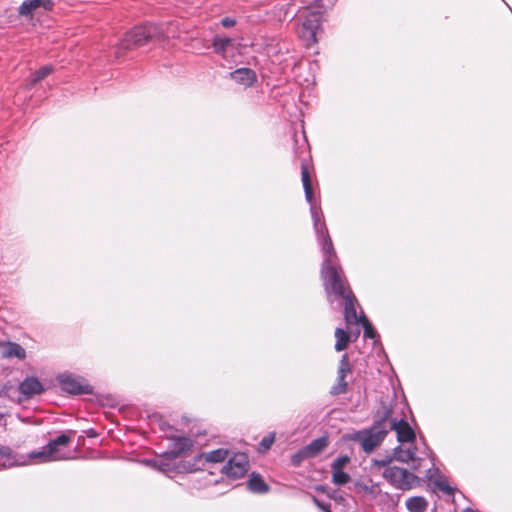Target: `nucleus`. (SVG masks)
Listing matches in <instances>:
<instances>
[{
	"label": "nucleus",
	"instance_id": "obj_1",
	"mask_svg": "<svg viewBox=\"0 0 512 512\" xmlns=\"http://www.w3.org/2000/svg\"><path fill=\"white\" fill-rule=\"evenodd\" d=\"M301 179L305 192V199L310 204L314 230L322 247L324 260L321 268V276L324 288L337 289V291L340 292V281L345 280L346 278L342 267L338 264V257L323 219L321 208L316 206L314 203L311 177L305 162L301 163Z\"/></svg>",
	"mask_w": 512,
	"mask_h": 512
},
{
	"label": "nucleus",
	"instance_id": "obj_2",
	"mask_svg": "<svg viewBox=\"0 0 512 512\" xmlns=\"http://www.w3.org/2000/svg\"><path fill=\"white\" fill-rule=\"evenodd\" d=\"M392 409L383 406L377 412L373 425L370 428L356 431L352 440L361 445L362 450L369 454L382 444L388 434V420L391 418Z\"/></svg>",
	"mask_w": 512,
	"mask_h": 512
},
{
	"label": "nucleus",
	"instance_id": "obj_3",
	"mask_svg": "<svg viewBox=\"0 0 512 512\" xmlns=\"http://www.w3.org/2000/svg\"><path fill=\"white\" fill-rule=\"evenodd\" d=\"M340 292L337 289H325L328 296L334 295L337 298L344 300V319L347 325L361 324L364 328V337L375 339L378 337L377 332L372 327L365 315L357 316L355 304L357 299L351 289L347 286V280L340 281Z\"/></svg>",
	"mask_w": 512,
	"mask_h": 512
},
{
	"label": "nucleus",
	"instance_id": "obj_4",
	"mask_svg": "<svg viewBox=\"0 0 512 512\" xmlns=\"http://www.w3.org/2000/svg\"><path fill=\"white\" fill-rule=\"evenodd\" d=\"M166 38L161 25L145 23L143 25L135 26L125 34L121 41L118 51L128 50L135 46H143L153 40H162Z\"/></svg>",
	"mask_w": 512,
	"mask_h": 512
},
{
	"label": "nucleus",
	"instance_id": "obj_5",
	"mask_svg": "<svg viewBox=\"0 0 512 512\" xmlns=\"http://www.w3.org/2000/svg\"><path fill=\"white\" fill-rule=\"evenodd\" d=\"M322 15L321 6L305 7L300 11L299 18L302 19V24L298 33L307 45L317 41L316 34L322 23Z\"/></svg>",
	"mask_w": 512,
	"mask_h": 512
},
{
	"label": "nucleus",
	"instance_id": "obj_6",
	"mask_svg": "<svg viewBox=\"0 0 512 512\" xmlns=\"http://www.w3.org/2000/svg\"><path fill=\"white\" fill-rule=\"evenodd\" d=\"M71 442V436L67 433H62L56 438L50 440L39 451H33L29 454L28 458L31 460H39L40 462L58 461L66 459L67 457L61 453L59 447L67 446Z\"/></svg>",
	"mask_w": 512,
	"mask_h": 512
},
{
	"label": "nucleus",
	"instance_id": "obj_7",
	"mask_svg": "<svg viewBox=\"0 0 512 512\" xmlns=\"http://www.w3.org/2000/svg\"><path fill=\"white\" fill-rule=\"evenodd\" d=\"M382 477L394 488L402 491L410 490L417 482V476L409 472L405 468L398 466L388 467L383 473Z\"/></svg>",
	"mask_w": 512,
	"mask_h": 512
},
{
	"label": "nucleus",
	"instance_id": "obj_8",
	"mask_svg": "<svg viewBox=\"0 0 512 512\" xmlns=\"http://www.w3.org/2000/svg\"><path fill=\"white\" fill-rule=\"evenodd\" d=\"M61 389L72 395L92 394V387L81 377L70 373H63L57 376Z\"/></svg>",
	"mask_w": 512,
	"mask_h": 512
},
{
	"label": "nucleus",
	"instance_id": "obj_9",
	"mask_svg": "<svg viewBox=\"0 0 512 512\" xmlns=\"http://www.w3.org/2000/svg\"><path fill=\"white\" fill-rule=\"evenodd\" d=\"M249 469V459L245 453H235L229 458L227 464L223 467V473L231 479L243 477Z\"/></svg>",
	"mask_w": 512,
	"mask_h": 512
},
{
	"label": "nucleus",
	"instance_id": "obj_10",
	"mask_svg": "<svg viewBox=\"0 0 512 512\" xmlns=\"http://www.w3.org/2000/svg\"><path fill=\"white\" fill-rule=\"evenodd\" d=\"M227 449L219 448L210 452L197 454L193 463L189 465L188 471L201 470L205 463H220L228 457Z\"/></svg>",
	"mask_w": 512,
	"mask_h": 512
},
{
	"label": "nucleus",
	"instance_id": "obj_11",
	"mask_svg": "<svg viewBox=\"0 0 512 512\" xmlns=\"http://www.w3.org/2000/svg\"><path fill=\"white\" fill-rule=\"evenodd\" d=\"M390 430H394L397 434V440L400 443H414L416 439V435L414 430L408 424V422L404 419L396 420L394 418H390L388 420V432Z\"/></svg>",
	"mask_w": 512,
	"mask_h": 512
},
{
	"label": "nucleus",
	"instance_id": "obj_12",
	"mask_svg": "<svg viewBox=\"0 0 512 512\" xmlns=\"http://www.w3.org/2000/svg\"><path fill=\"white\" fill-rule=\"evenodd\" d=\"M53 7L52 0H24L18 8V14L23 17H32L38 9L51 11Z\"/></svg>",
	"mask_w": 512,
	"mask_h": 512
},
{
	"label": "nucleus",
	"instance_id": "obj_13",
	"mask_svg": "<svg viewBox=\"0 0 512 512\" xmlns=\"http://www.w3.org/2000/svg\"><path fill=\"white\" fill-rule=\"evenodd\" d=\"M193 441L188 437H177L173 440L171 446L163 453V457L167 460H174L181 456L184 452L190 450Z\"/></svg>",
	"mask_w": 512,
	"mask_h": 512
},
{
	"label": "nucleus",
	"instance_id": "obj_14",
	"mask_svg": "<svg viewBox=\"0 0 512 512\" xmlns=\"http://www.w3.org/2000/svg\"><path fill=\"white\" fill-rule=\"evenodd\" d=\"M1 357L7 360L15 358L19 361H23L26 359L27 353L19 343L7 340L2 344Z\"/></svg>",
	"mask_w": 512,
	"mask_h": 512
},
{
	"label": "nucleus",
	"instance_id": "obj_15",
	"mask_svg": "<svg viewBox=\"0 0 512 512\" xmlns=\"http://www.w3.org/2000/svg\"><path fill=\"white\" fill-rule=\"evenodd\" d=\"M19 392L26 397L42 394L45 389L36 377H27L19 384Z\"/></svg>",
	"mask_w": 512,
	"mask_h": 512
},
{
	"label": "nucleus",
	"instance_id": "obj_16",
	"mask_svg": "<svg viewBox=\"0 0 512 512\" xmlns=\"http://www.w3.org/2000/svg\"><path fill=\"white\" fill-rule=\"evenodd\" d=\"M230 77L236 83L241 84L245 87L252 86L257 80L255 71L246 67L234 70L230 73Z\"/></svg>",
	"mask_w": 512,
	"mask_h": 512
},
{
	"label": "nucleus",
	"instance_id": "obj_17",
	"mask_svg": "<svg viewBox=\"0 0 512 512\" xmlns=\"http://www.w3.org/2000/svg\"><path fill=\"white\" fill-rule=\"evenodd\" d=\"M329 445L328 437L322 436L312 440L308 445L304 447L305 452L308 453L310 458L316 457Z\"/></svg>",
	"mask_w": 512,
	"mask_h": 512
},
{
	"label": "nucleus",
	"instance_id": "obj_18",
	"mask_svg": "<svg viewBox=\"0 0 512 512\" xmlns=\"http://www.w3.org/2000/svg\"><path fill=\"white\" fill-rule=\"evenodd\" d=\"M234 43V40L230 37H222L219 35H216L213 38L212 46L214 49V52L222 57H226L228 49L232 47Z\"/></svg>",
	"mask_w": 512,
	"mask_h": 512
},
{
	"label": "nucleus",
	"instance_id": "obj_19",
	"mask_svg": "<svg viewBox=\"0 0 512 512\" xmlns=\"http://www.w3.org/2000/svg\"><path fill=\"white\" fill-rule=\"evenodd\" d=\"M248 489L257 494H264L269 491V486L265 483L263 478L256 473H252L247 483Z\"/></svg>",
	"mask_w": 512,
	"mask_h": 512
},
{
	"label": "nucleus",
	"instance_id": "obj_20",
	"mask_svg": "<svg viewBox=\"0 0 512 512\" xmlns=\"http://www.w3.org/2000/svg\"><path fill=\"white\" fill-rule=\"evenodd\" d=\"M405 504L409 512H425L428 508V501L423 496L409 497Z\"/></svg>",
	"mask_w": 512,
	"mask_h": 512
},
{
	"label": "nucleus",
	"instance_id": "obj_21",
	"mask_svg": "<svg viewBox=\"0 0 512 512\" xmlns=\"http://www.w3.org/2000/svg\"><path fill=\"white\" fill-rule=\"evenodd\" d=\"M416 448L403 449L401 445H398L393 449V456L396 461L402 463H408L415 460Z\"/></svg>",
	"mask_w": 512,
	"mask_h": 512
},
{
	"label": "nucleus",
	"instance_id": "obj_22",
	"mask_svg": "<svg viewBox=\"0 0 512 512\" xmlns=\"http://www.w3.org/2000/svg\"><path fill=\"white\" fill-rule=\"evenodd\" d=\"M0 457L5 458L9 464L8 466H16V465H25L27 464L26 460H19L17 455L13 453L12 449L8 446L0 445Z\"/></svg>",
	"mask_w": 512,
	"mask_h": 512
},
{
	"label": "nucleus",
	"instance_id": "obj_23",
	"mask_svg": "<svg viewBox=\"0 0 512 512\" xmlns=\"http://www.w3.org/2000/svg\"><path fill=\"white\" fill-rule=\"evenodd\" d=\"M335 338H336L335 350L336 351L345 350L350 341L349 334L342 328H336Z\"/></svg>",
	"mask_w": 512,
	"mask_h": 512
},
{
	"label": "nucleus",
	"instance_id": "obj_24",
	"mask_svg": "<svg viewBox=\"0 0 512 512\" xmlns=\"http://www.w3.org/2000/svg\"><path fill=\"white\" fill-rule=\"evenodd\" d=\"M53 70L54 69L52 65H44L40 67L37 71H35V73L31 75L30 85H36L38 82L49 76L53 72Z\"/></svg>",
	"mask_w": 512,
	"mask_h": 512
},
{
	"label": "nucleus",
	"instance_id": "obj_25",
	"mask_svg": "<svg viewBox=\"0 0 512 512\" xmlns=\"http://www.w3.org/2000/svg\"><path fill=\"white\" fill-rule=\"evenodd\" d=\"M350 372H351V365L349 362L348 355L343 354L342 358L340 360L337 378L340 379V381H342V379L345 380L346 375Z\"/></svg>",
	"mask_w": 512,
	"mask_h": 512
},
{
	"label": "nucleus",
	"instance_id": "obj_26",
	"mask_svg": "<svg viewBox=\"0 0 512 512\" xmlns=\"http://www.w3.org/2000/svg\"><path fill=\"white\" fill-rule=\"evenodd\" d=\"M351 480V477L344 470H332V481L336 485H345Z\"/></svg>",
	"mask_w": 512,
	"mask_h": 512
},
{
	"label": "nucleus",
	"instance_id": "obj_27",
	"mask_svg": "<svg viewBox=\"0 0 512 512\" xmlns=\"http://www.w3.org/2000/svg\"><path fill=\"white\" fill-rule=\"evenodd\" d=\"M396 460L392 455H387L385 456L384 458L382 459H373L372 460V465L373 467H377V468H381V467H390L389 465L394 461Z\"/></svg>",
	"mask_w": 512,
	"mask_h": 512
},
{
	"label": "nucleus",
	"instance_id": "obj_28",
	"mask_svg": "<svg viewBox=\"0 0 512 512\" xmlns=\"http://www.w3.org/2000/svg\"><path fill=\"white\" fill-rule=\"evenodd\" d=\"M310 456H308V453L305 452L304 447L297 451L295 454L291 457V463L294 466H299L304 459H308Z\"/></svg>",
	"mask_w": 512,
	"mask_h": 512
},
{
	"label": "nucleus",
	"instance_id": "obj_29",
	"mask_svg": "<svg viewBox=\"0 0 512 512\" xmlns=\"http://www.w3.org/2000/svg\"><path fill=\"white\" fill-rule=\"evenodd\" d=\"M347 386L348 384L345 380L342 379V381H340V379L337 378V384L332 387L330 393L332 395L344 394L347 392Z\"/></svg>",
	"mask_w": 512,
	"mask_h": 512
},
{
	"label": "nucleus",
	"instance_id": "obj_30",
	"mask_svg": "<svg viewBox=\"0 0 512 512\" xmlns=\"http://www.w3.org/2000/svg\"><path fill=\"white\" fill-rule=\"evenodd\" d=\"M275 440V434L271 433L267 436H265L259 443L260 451L265 452L269 450L274 443Z\"/></svg>",
	"mask_w": 512,
	"mask_h": 512
},
{
	"label": "nucleus",
	"instance_id": "obj_31",
	"mask_svg": "<svg viewBox=\"0 0 512 512\" xmlns=\"http://www.w3.org/2000/svg\"><path fill=\"white\" fill-rule=\"evenodd\" d=\"M350 462V457L343 455L338 457L331 465L332 470H343L344 467Z\"/></svg>",
	"mask_w": 512,
	"mask_h": 512
},
{
	"label": "nucleus",
	"instance_id": "obj_32",
	"mask_svg": "<svg viewBox=\"0 0 512 512\" xmlns=\"http://www.w3.org/2000/svg\"><path fill=\"white\" fill-rule=\"evenodd\" d=\"M435 485L447 495H453L454 493V488H452L446 481L436 480Z\"/></svg>",
	"mask_w": 512,
	"mask_h": 512
},
{
	"label": "nucleus",
	"instance_id": "obj_33",
	"mask_svg": "<svg viewBox=\"0 0 512 512\" xmlns=\"http://www.w3.org/2000/svg\"><path fill=\"white\" fill-rule=\"evenodd\" d=\"M221 24L225 28H230L236 24V20L230 17H225L221 20Z\"/></svg>",
	"mask_w": 512,
	"mask_h": 512
},
{
	"label": "nucleus",
	"instance_id": "obj_34",
	"mask_svg": "<svg viewBox=\"0 0 512 512\" xmlns=\"http://www.w3.org/2000/svg\"><path fill=\"white\" fill-rule=\"evenodd\" d=\"M154 466L158 468L160 471H167L168 470V464L164 461H154Z\"/></svg>",
	"mask_w": 512,
	"mask_h": 512
},
{
	"label": "nucleus",
	"instance_id": "obj_35",
	"mask_svg": "<svg viewBox=\"0 0 512 512\" xmlns=\"http://www.w3.org/2000/svg\"><path fill=\"white\" fill-rule=\"evenodd\" d=\"M313 501L314 503L321 509L323 510L324 512H327V509H330V505L329 504H324L322 503L321 501H319L316 497H313Z\"/></svg>",
	"mask_w": 512,
	"mask_h": 512
},
{
	"label": "nucleus",
	"instance_id": "obj_36",
	"mask_svg": "<svg viewBox=\"0 0 512 512\" xmlns=\"http://www.w3.org/2000/svg\"><path fill=\"white\" fill-rule=\"evenodd\" d=\"M463 512H478L477 510H474L472 508H466Z\"/></svg>",
	"mask_w": 512,
	"mask_h": 512
},
{
	"label": "nucleus",
	"instance_id": "obj_37",
	"mask_svg": "<svg viewBox=\"0 0 512 512\" xmlns=\"http://www.w3.org/2000/svg\"><path fill=\"white\" fill-rule=\"evenodd\" d=\"M4 417V414L2 412H0V421L3 419Z\"/></svg>",
	"mask_w": 512,
	"mask_h": 512
},
{
	"label": "nucleus",
	"instance_id": "obj_38",
	"mask_svg": "<svg viewBox=\"0 0 512 512\" xmlns=\"http://www.w3.org/2000/svg\"><path fill=\"white\" fill-rule=\"evenodd\" d=\"M5 341H1L0 340V348L2 347V344L4 343Z\"/></svg>",
	"mask_w": 512,
	"mask_h": 512
},
{
	"label": "nucleus",
	"instance_id": "obj_39",
	"mask_svg": "<svg viewBox=\"0 0 512 512\" xmlns=\"http://www.w3.org/2000/svg\"><path fill=\"white\" fill-rule=\"evenodd\" d=\"M327 512H332L330 509H327Z\"/></svg>",
	"mask_w": 512,
	"mask_h": 512
}]
</instances>
